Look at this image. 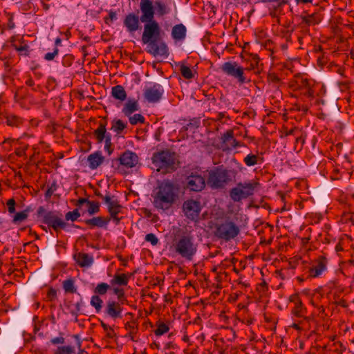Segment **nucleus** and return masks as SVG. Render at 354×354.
I'll use <instances>...</instances> for the list:
<instances>
[{"instance_id":"nucleus-23","label":"nucleus","mask_w":354,"mask_h":354,"mask_svg":"<svg viewBox=\"0 0 354 354\" xmlns=\"http://www.w3.org/2000/svg\"><path fill=\"white\" fill-rule=\"evenodd\" d=\"M110 221V218L103 216L93 217L85 220L84 223L90 227H106Z\"/></svg>"},{"instance_id":"nucleus-48","label":"nucleus","mask_w":354,"mask_h":354,"mask_svg":"<svg viewBox=\"0 0 354 354\" xmlns=\"http://www.w3.org/2000/svg\"><path fill=\"white\" fill-rule=\"evenodd\" d=\"M268 80L275 85H278L281 82L280 78L274 73L268 74Z\"/></svg>"},{"instance_id":"nucleus-28","label":"nucleus","mask_w":354,"mask_h":354,"mask_svg":"<svg viewBox=\"0 0 354 354\" xmlns=\"http://www.w3.org/2000/svg\"><path fill=\"white\" fill-rule=\"evenodd\" d=\"M78 266H90L93 263V257L86 253H78L74 255Z\"/></svg>"},{"instance_id":"nucleus-46","label":"nucleus","mask_w":354,"mask_h":354,"mask_svg":"<svg viewBox=\"0 0 354 354\" xmlns=\"http://www.w3.org/2000/svg\"><path fill=\"white\" fill-rule=\"evenodd\" d=\"M28 217V212L27 211H22L20 212H17L13 218V222L17 223H21L24 221H25Z\"/></svg>"},{"instance_id":"nucleus-40","label":"nucleus","mask_w":354,"mask_h":354,"mask_svg":"<svg viewBox=\"0 0 354 354\" xmlns=\"http://www.w3.org/2000/svg\"><path fill=\"white\" fill-rule=\"evenodd\" d=\"M87 206V211L90 215L96 214L100 211V204L97 202L89 201Z\"/></svg>"},{"instance_id":"nucleus-26","label":"nucleus","mask_w":354,"mask_h":354,"mask_svg":"<svg viewBox=\"0 0 354 354\" xmlns=\"http://www.w3.org/2000/svg\"><path fill=\"white\" fill-rule=\"evenodd\" d=\"M171 36L173 39L176 41H180L185 39L186 36L185 26L182 24L174 26L171 30Z\"/></svg>"},{"instance_id":"nucleus-42","label":"nucleus","mask_w":354,"mask_h":354,"mask_svg":"<svg viewBox=\"0 0 354 354\" xmlns=\"http://www.w3.org/2000/svg\"><path fill=\"white\" fill-rule=\"evenodd\" d=\"M21 122H22L21 119L15 115L10 116V117H8V118H7V124L9 126L18 127L21 124Z\"/></svg>"},{"instance_id":"nucleus-61","label":"nucleus","mask_w":354,"mask_h":354,"mask_svg":"<svg viewBox=\"0 0 354 354\" xmlns=\"http://www.w3.org/2000/svg\"><path fill=\"white\" fill-rule=\"evenodd\" d=\"M326 263H327L326 259L325 257H321L319 258V262L318 263L317 266H326Z\"/></svg>"},{"instance_id":"nucleus-11","label":"nucleus","mask_w":354,"mask_h":354,"mask_svg":"<svg viewBox=\"0 0 354 354\" xmlns=\"http://www.w3.org/2000/svg\"><path fill=\"white\" fill-rule=\"evenodd\" d=\"M314 85L315 82L313 80H309L306 75L300 73L295 75L292 82L294 89L304 91L305 94L309 97L314 95Z\"/></svg>"},{"instance_id":"nucleus-6","label":"nucleus","mask_w":354,"mask_h":354,"mask_svg":"<svg viewBox=\"0 0 354 354\" xmlns=\"http://www.w3.org/2000/svg\"><path fill=\"white\" fill-rule=\"evenodd\" d=\"M37 212V216L42 218V223L51 227L56 232L66 229L68 225L62 218V215L57 212L46 211L43 206H40Z\"/></svg>"},{"instance_id":"nucleus-55","label":"nucleus","mask_w":354,"mask_h":354,"mask_svg":"<svg viewBox=\"0 0 354 354\" xmlns=\"http://www.w3.org/2000/svg\"><path fill=\"white\" fill-rule=\"evenodd\" d=\"M7 26L8 29H12L15 28V23L13 21V17L12 15H8V21L7 24Z\"/></svg>"},{"instance_id":"nucleus-10","label":"nucleus","mask_w":354,"mask_h":354,"mask_svg":"<svg viewBox=\"0 0 354 354\" xmlns=\"http://www.w3.org/2000/svg\"><path fill=\"white\" fill-rule=\"evenodd\" d=\"M222 71L228 76L236 79L240 84L249 82L250 80L246 77L244 68L236 62H225L221 67Z\"/></svg>"},{"instance_id":"nucleus-50","label":"nucleus","mask_w":354,"mask_h":354,"mask_svg":"<svg viewBox=\"0 0 354 354\" xmlns=\"http://www.w3.org/2000/svg\"><path fill=\"white\" fill-rule=\"evenodd\" d=\"M59 53V49L57 48H55L52 53H47L44 55V59L47 61H51L54 59V58Z\"/></svg>"},{"instance_id":"nucleus-39","label":"nucleus","mask_w":354,"mask_h":354,"mask_svg":"<svg viewBox=\"0 0 354 354\" xmlns=\"http://www.w3.org/2000/svg\"><path fill=\"white\" fill-rule=\"evenodd\" d=\"M57 189V185L56 182L53 181L48 187L47 190L45 192V199L46 201H49L51 196L54 194L55 191Z\"/></svg>"},{"instance_id":"nucleus-56","label":"nucleus","mask_w":354,"mask_h":354,"mask_svg":"<svg viewBox=\"0 0 354 354\" xmlns=\"http://www.w3.org/2000/svg\"><path fill=\"white\" fill-rule=\"evenodd\" d=\"M237 282L239 285H241V286H243V288H246L250 286V283H248L247 281H243V278L242 277H240L238 280H237Z\"/></svg>"},{"instance_id":"nucleus-7","label":"nucleus","mask_w":354,"mask_h":354,"mask_svg":"<svg viewBox=\"0 0 354 354\" xmlns=\"http://www.w3.org/2000/svg\"><path fill=\"white\" fill-rule=\"evenodd\" d=\"M259 183L254 180L239 183L230 191V196L234 202H239L252 196Z\"/></svg>"},{"instance_id":"nucleus-30","label":"nucleus","mask_w":354,"mask_h":354,"mask_svg":"<svg viewBox=\"0 0 354 354\" xmlns=\"http://www.w3.org/2000/svg\"><path fill=\"white\" fill-rule=\"evenodd\" d=\"M127 123L123 122L120 119H114L111 122V129L116 133V134H120L122 131L127 127Z\"/></svg>"},{"instance_id":"nucleus-12","label":"nucleus","mask_w":354,"mask_h":354,"mask_svg":"<svg viewBox=\"0 0 354 354\" xmlns=\"http://www.w3.org/2000/svg\"><path fill=\"white\" fill-rule=\"evenodd\" d=\"M163 87L158 83H149L143 90V96L149 103H157L160 102L163 94Z\"/></svg>"},{"instance_id":"nucleus-31","label":"nucleus","mask_w":354,"mask_h":354,"mask_svg":"<svg viewBox=\"0 0 354 354\" xmlns=\"http://www.w3.org/2000/svg\"><path fill=\"white\" fill-rule=\"evenodd\" d=\"M301 19L302 23H304L308 26H313L318 24L320 21L319 16L316 13L303 15L301 17Z\"/></svg>"},{"instance_id":"nucleus-5","label":"nucleus","mask_w":354,"mask_h":354,"mask_svg":"<svg viewBox=\"0 0 354 354\" xmlns=\"http://www.w3.org/2000/svg\"><path fill=\"white\" fill-rule=\"evenodd\" d=\"M234 177V172L221 167H216L209 171L207 184L212 188L224 187Z\"/></svg>"},{"instance_id":"nucleus-13","label":"nucleus","mask_w":354,"mask_h":354,"mask_svg":"<svg viewBox=\"0 0 354 354\" xmlns=\"http://www.w3.org/2000/svg\"><path fill=\"white\" fill-rule=\"evenodd\" d=\"M106 127V124L105 122H100L93 133L97 142H104V150L110 155L113 152L111 135L107 132Z\"/></svg>"},{"instance_id":"nucleus-19","label":"nucleus","mask_w":354,"mask_h":354,"mask_svg":"<svg viewBox=\"0 0 354 354\" xmlns=\"http://www.w3.org/2000/svg\"><path fill=\"white\" fill-rule=\"evenodd\" d=\"M120 165L126 168H133L138 163L139 158L135 152L129 150L125 151L119 157Z\"/></svg>"},{"instance_id":"nucleus-2","label":"nucleus","mask_w":354,"mask_h":354,"mask_svg":"<svg viewBox=\"0 0 354 354\" xmlns=\"http://www.w3.org/2000/svg\"><path fill=\"white\" fill-rule=\"evenodd\" d=\"M178 187L169 180L160 183L153 196V205L158 209H169L178 198Z\"/></svg>"},{"instance_id":"nucleus-38","label":"nucleus","mask_w":354,"mask_h":354,"mask_svg":"<svg viewBox=\"0 0 354 354\" xmlns=\"http://www.w3.org/2000/svg\"><path fill=\"white\" fill-rule=\"evenodd\" d=\"M129 122L132 125H136L138 123L142 124L145 122V118L140 113H136L133 115L128 116Z\"/></svg>"},{"instance_id":"nucleus-32","label":"nucleus","mask_w":354,"mask_h":354,"mask_svg":"<svg viewBox=\"0 0 354 354\" xmlns=\"http://www.w3.org/2000/svg\"><path fill=\"white\" fill-rule=\"evenodd\" d=\"M157 14L159 16H164L171 12L170 8L164 2L161 1H156L155 2Z\"/></svg>"},{"instance_id":"nucleus-59","label":"nucleus","mask_w":354,"mask_h":354,"mask_svg":"<svg viewBox=\"0 0 354 354\" xmlns=\"http://www.w3.org/2000/svg\"><path fill=\"white\" fill-rule=\"evenodd\" d=\"M109 18L111 21H114L117 19V15L116 12L111 10L109 13Z\"/></svg>"},{"instance_id":"nucleus-18","label":"nucleus","mask_w":354,"mask_h":354,"mask_svg":"<svg viewBox=\"0 0 354 354\" xmlns=\"http://www.w3.org/2000/svg\"><path fill=\"white\" fill-rule=\"evenodd\" d=\"M208 277L213 279L212 286L221 290L223 288L222 283L228 280V274L224 270V267H212Z\"/></svg>"},{"instance_id":"nucleus-29","label":"nucleus","mask_w":354,"mask_h":354,"mask_svg":"<svg viewBox=\"0 0 354 354\" xmlns=\"http://www.w3.org/2000/svg\"><path fill=\"white\" fill-rule=\"evenodd\" d=\"M263 162V158L259 155H255L253 153H250L247 155L244 159L243 162L248 167H252L258 164H261Z\"/></svg>"},{"instance_id":"nucleus-45","label":"nucleus","mask_w":354,"mask_h":354,"mask_svg":"<svg viewBox=\"0 0 354 354\" xmlns=\"http://www.w3.org/2000/svg\"><path fill=\"white\" fill-rule=\"evenodd\" d=\"M80 216V214L77 209H74L72 212H68L66 214L65 218L66 221H76Z\"/></svg>"},{"instance_id":"nucleus-60","label":"nucleus","mask_w":354,"mask_h":354,"mask_svg":"<svg viewBox=\"0 0 354 354\" xmlns=\"http://www.w3.org/2000/svg\"><path fill=\"white\" fill-rule=\"evenodd\" d=\"M90 201H88L87 198H80L78 201H77V205H82L84 203H86L88 205V203H89Z\"/></svg>"},{"instance_id":"nucleus-14","label":"nucleus","mask_w":354,"mask_h":354,"mask_svg":"<svg viewBox=\"0 0 354 354\" xmlns=\"http://www.w3.org/2000/svg\"><path fill=\"white\" fill-rule=\"evenodd\" d=\"M176 250L183 257L191 260L196 251V248L190 238L183 236L177 242Z\"/></svg>"},{"instance_id":"nucleus-43","label":"nucleus","mask_w":354,"mask_h":354,"mask_svg":"<svg viewBox=\"0 0 354 354\" xmlns=\"http://www.w3.org/2000/svg\"><path fill=\"white\" fill-rule=\"evenodd\" d=\"M304 310H305V309L303 307L302 303L301 301L298 304H295V307L292 309V314L295 315V316L301 317L304 315Z\"/></svg>"},{"instance_id":"nucleus-52","label":"nucleus","mask_w":354,"mask_h":354,"mask_svg":"<svg viewBox=\"0 0 354 354\" xmlns=\"http://www.w3.org/2000/svg\"><path fill=\"white\" fill-rule=\"evenodd\" d=\"M125 329L127 330L131 334L134 333L136 331V324L132 322H129L125 324Z\"/></svg>"},{"instance_id":"nucleus-8","label":"nucleus","mask_w":354,"mask_h":354,"mask_svg":"<svg viewBox=\"0 0 354 354\" xmlns=\"http://www.w3.org/2000/svg\"><path fill=\"white\" fill-rule=\"evenodd\" d=\"M239 232V226L229 219L218 223L216 225V236L226 241L234 239Z\"/></svg>"},{"instance_id":"nucleus-41","label":"nucleus","mask_w":354,"mask_h":354,"mask_svg":"<svg viewBox=\"0 0 354 354\" xmlns=\"http://www.w3.org/2000/svg\"><path fill=\"white\" fill-rule=\"evenodd\" d=\"M169 331V327L164 323L158 324L157 328L155 330L154 333L157 336H160Z\"/></svg>"},{"instance_id":"nucleus-21","label":"nucleus","mask_w":354,"mask_h":354,"mask_svg":"<svg viewBox=\"0 0 354 354\" xmlns=\"http://www.w3.org/2000/svg\"><path fill=\"white\" fill-rule=\"evenodd\" d=\"M205 186V178L201 175H191L187 178V188L190 191L200 192Z\"/></svg>"},{"instance_id":"nucleus-3","label":"nucleus","mask_w":354,"mask_h":354,"mask_svg":"<svg viewBox=\"0 0 354 354\" xmlns=\"http://www.w3.org/2000/svg\"><path fill=\"white\" fill-rule=\"evenodd\" d=\"M131 274L117 271L109 281V283L101 282L97 284L93 290L95 294L103 296L109 292L121 298L125 295V287L127 286Z\"/></svg>"},{"instance_id":"nucleus-15","label":"nucleus","mask_w":354,"mask_h":354,"mask_svg":"<svg viewBox=\"0 0 354 354\" xmlns=\"http://www.w3.org/2000/svg\"><path fill=\"white\" fill-rule=\"evenodd\" d=\"M201 209V202L194 199L187 200L183 205V210L185 216L194 221L198 219Z\"/></svg>"},{"instance_id":"nucleus-54","label":"nucleus","mask_w":354,"mask_h":354,"mask_svg":"<svg viewBox=\"0 0 354 354\" xmlns=\"http://www.w3.org/2000/svg\"><path fill=\"white\" fill-rule=\"evenodd\" d=\"M50 342L53 344H64V338L62 337H57L53 338L50 340Z\"/></svg>"},{"instance_id":"nucleus-17","label":"nucleus","mask_w":354,"mask_h":354,"mask_svg":"<svg viewBox=\"0 0 354 354\" xmlns=\"http://www.w3.org/2000/svg\"><path fill=\"white\" fill-rule=\"evenodd\" d=\"M146 51L153 57L167 58L169 53L167 44L162 41L154 40L147 44Z\"/></svg>"},{"instance_id":"nucleus-24","label":"nucleus","mask_w":354,"mask_h":354,"mask_svg":"<svg viewBox=\"0 0 354 354\" xmlns=\"http://www.w3.org/2000/svg\"><path fill=\"white\" fill-rule=\"evenodd\" d=\"M88 162L91 169H97L104 162V158L101 152H95L88 156Z\"/></svg>"},{"instance_id":"nucleus-16","label":"nucleus","mask_w":354,"mask_h":354,"mask_svg":"<svg viewBox=\"0 0 354 354\" xmlns=\"http://www.w3.org/2000/svg\"><path fill=\"white\" fill-rule=\"evenodd\" d=\"M244 144L237 141L234 137V131L231 129L225 132L221 138L220 149L223 151L229 152Z\"/></svg>"},{"instance_id":"nucleus-22","label":"nucleus","mask_w":354,"mask_h":354,"mask_svg":"<svg viewBox=\"0 0 354 354\" xmlns=\"http://www.w3.org/2000/svg\"><path fill=\"white\" fill-rule=\"evenodd\" d=\"M104 202L107 205L108 211L110 214H118L121 211V205L116 199L109 194L102 197Z\"/></svg>"},{"instance_id":"nucleus-1","label":"nucleus","mask_w":354,"mask_h":354,"mask_svg":"<svg viewBox=\"0 0 354 354\" xmlns=\"http://www.w3.org/2000/svg\"><path fill=\"white\" fill-rule=\"evenodd\" d=\"M140 9L141 11L140 21L144 24L142 35V42L147 44L160 38L161 28L154 19L155 10L151 0H140Z\"/></svg>"},{"instance_id":"nucleus-4","label":"nucleus","mask_w":354,"mask_h":354,"mask_svg":"<svg viewBox=\"0 0 354 354\" xmlns=\"http://www.w3.org/2000/svg\"><path fill=\"white\" fill-rule=\"evenodd\" d=\"M176 153L170 150H162L153 154L152 163L158 171L166 174L174 169Z\"/></svg>"},{"instance_id":"nucleus-62","label":"nucleus","mask_w":354,"mask_h":354,"mask_svg":"<svg viewBox=\"0 0 354 354\" xmlns=\"http://www.w3.org/2000/svg\"><path fill=\"white\" fill-rule=\"evenodd\" d=\"M26 84L27 86H30V87H33V86L35 85V82L33 81V80L32 78H28L26 81Z\"/></svg>"},{"instance_id":"nucleus-34","label":"nucleus","mask_w":354,"mask_h":354,"mask_svg":"<svg viewBox=\"0 0 354 354\" xmlns=\"http://www.w3.org/2000/svg\"><path fill=\"white\" fill-rule=\"evenodd\" d=\"M91 298V305L95 308L97 313H99L102 308L103 300L100 298L101 295L95 294Z\"/></svg>"},{"instance_id":"nucleus-37","label":"nucleus","mask_w":354,"mask_h":354,"mask_svg":"<svg viewBox=\"0 0 354 354\" xmlns=\"http://www.w3.org/2000/svg\"><path fill=\"white\" fill-rule=\"evenodd\" d=\"M63 288L66 292L73 293L76 292V288L74 285V281L72 279L65 280L63 282Z\"/></svg>"},{"instance_id":"nucleus-64","label":"nucleus","mask_w":354,"mask_h":354,"mask_svg":"<svg viewBox=\"0 0 354 354\" xmlns=\"http://www.w3.org/2000/svg\"><path fill=\"white\" fill-rule=\"evenodd\" d=\"M335 250H336L337 252H339L343 250V248H342L341 243H339L338 244L336 245Z\"/></svg>"},{"instance_id":"nucleus-36","label":"nucleus","mask_w":354,"mask_h":354,"mask_svg":"<svg viewBox=\"0 0 354 354\" xmlns=\"http://www.w3.org/2000/svg\"><path fill=\"white\" fill-rule=\"evenodd\" d=\"M75 348L71 346H59L55 352V354H75Z\"/></svg>"},{"instance_id":"nucleus-33","label":"nucleus","mask_w":354,"mask_h":354,"mask_svg":"<svg viewBox=\"0 0 354 354\" xmlns=\"http://www.w3.org/2000/svg\"><path fill=\"white\" fill-rule=\"evenodd\" d=\"M326 270V267H310L306 279L318 277Z\"/></svg>"},{"instance_id":"nucleus-44","label":"nucleus","mask_w":354,"mask_h":354,"mask_svg":"<svg viewBox=\"0 0 354 354\" xmlns=\"http://www.w3.org/2000/svg\"><path fill=\"white\" fill-rule=\"evenodd\" d=\"M200 125V121L198 119L194 118L191 120L189 123L183 127L185 131L192 130L198 128Z\"/></svg>"},{"instance_id":"nucleus-49","label":"nucleus","mask_w":354,"mask_h":354,"mask_svg":"<svg viewBox=\"0 0 354 354\" xmlns=\"http://www.w3.org/2000/svg\"><path fill=\"white\" fill-rule=\"evenodd\" d=\"M57 297V291L53 288H50L48 289L47 294H46V298L49 301H53L56 299Z\"/></svg>"},{"instance_id":"nucleus-51","label":"nucleus","mask_w":354,"mask_h":354,"mask_svg":"<svg viewBox=\"0 0 354 354\" xmlns=\"http://www.w3.org/2000/svg\"><path fill=\"white\" fill-rule=\"evenodd\" d=\"M7 206L9 213L12 214L15 212V201L13 198L8 201Z\"/></svg>"},{"instance_id":"nucleus-47","label":"nucleus","mask_w":354,"mask_h":354,"mask_svg":"<svg viewBox=\"0 0 354 354\" xmlns=\"http://www.w3.org/2000/svg\"><path fill=\"white\" fill-rule=\"evenodd\" d=\"M145 241L151 243L152 245H156L158 243V239L156 236L153 233L147 234L145 236Z\"/></svg>"},{"instance_id":"nucleus-57","label":"nucleus","mask_w":354,"mask_h":354,"mask_svg":"<svg viewBox=\"0 0 354 354\" xmlns=\"http://www.w3.org/2000/svg\"><path fill=\"white\" fill-rule=\"evenodd\" d=\"M262 2H276L279 4L286 3V0H261Z\"/></svg>"},{"instance_id":"nucleus-58","label":"nucleus","mask_w":354,"mask_h":354,"mask_svg":"<svg viewBox=\"0 0 354 354\" xmlns=\"http://www.w3.org/2000/svg\"><path fill=\"white\" fill-rule=\"evenodd\" d=\"M111 215V218L113 219V221H114V223L118 225L119 223H120V218L118 217V214H110Z\"/></svg>"},{"instance_id":"nucleus-63","label":"nucleus","mask_w":354,"mask_h":354,"mask_svg":"<svg viewBox=\"0 0 354 354\" xmlns=\"http://www.w3.org/2000/svg\"><path fill=\"white\" fill-rule=\"evenodd\" d=\"M114 331L112 328H109V330L106 331V335L109 338H113L114 337Z\"/></svg>"},{"instance_id":"nucleus-9","label":"nucleus","mask_w":354,"mask_h":354,"mask_svg":"<svg viewBox=\"0 0 354 354\" xmlns=\"http://www.w3.org/2000/svg\"><path fill=\"white\" fill-rule=\"evenodd\" d=\"M127 301L126 296L121 298L117 297V300L109 299L106 301L104 313V314L115 320L122 317L123 305Z\"/></svg>"},{"instance_id":"nucleus-35","label":"nucleus","mask_w":354,"mask_h":354,"mask_svg":"<svg viewBox=\"0 0 354 354\" xmlns=\"http://www.w3.org/2000/svg\"><path fill=\"white\" fill-rule=\"evenodd\" d=\"M180 71L182 76L187 80L194 77L196 72L193 71L189 66L182 64L180 66Z\"/></svg>"},{"instance_id":"nucleus-27","label":"nucleus","mask_w":354,"mask_h":354,"mask_svg":"<svg viewBox=\"0 0 354 354\" xmlns=\"http://www.w3.org/2000/svg\"><path fill=\"white\" fill-rule=\"evenodd\" d=\"M111 95L120 102H123L127 98V93L121 85H116L111 88Z\"/></svg>"},{"instance_id":"nucleus-20","label":"nucleus","mask_w":354,"mask_h":354,"mask_svg":"<svg viewBox=\"0 0 354 354\" xmlns=\"http://www.w3.org/2000/svg\"><path fill=\"white\" fill-rule=\"evenodd\" d=\"M140 17L136 13L131 12L126 15L124 26L129 32L132 33L140 28Z\"/></svg>"},{"instance_id":"nucleus-25","label":"nucleus","mask_w":354,"mask_h":354,"mask_svg":"<svg viewBox=\"0 0 354 354\" xmlns=\"http://www.w3.org/2000/svg\"><path fill=\"white\" fill-rule=\"evenodd\" d=\"M138 109L139 104L138 101L135 99H129L124 104L122 112L125 116L128 117L130 116L133 113L138 111Z\"/></svg>"},{"instance_id":"nucleus-53","label":"nucleus","mask_w":354,"mask_h":354,"mask_svg":"<svg viewBox=\"0 0 354 354\" xmlns=\"http://www.w3.org/2000/svg\"><path fill=\"white\" fill-rule=\"evenodd\" d=\"M289 300H290V302H292L295 304H299V302L301 301L300 298H299V295H297V294L292 295L290 297Z\"/></svg>"}]
</instances>
